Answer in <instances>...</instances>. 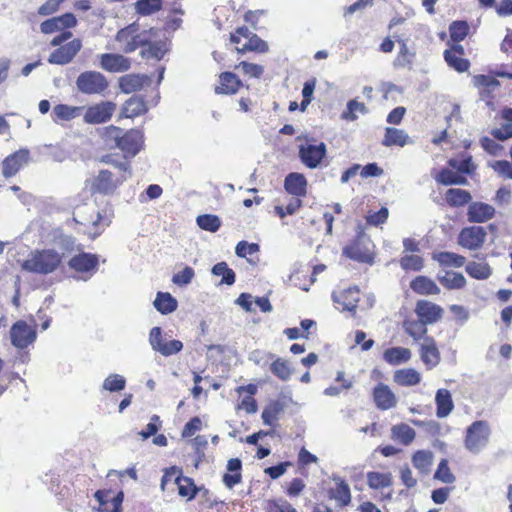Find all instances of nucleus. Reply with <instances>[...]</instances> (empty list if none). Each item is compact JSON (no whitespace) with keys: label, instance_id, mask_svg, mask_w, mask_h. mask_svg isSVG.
Here are the masks:
<instances>
[{"label":"nucleus","instance_id":"nucleus-11","mask_svg":"<svg viewBox=\"0 0 512 512\" xmlns=\"http://www.w3.org/2000/svg\"><path fill=\"white\" fill-rule=\"evenodd\" d=\"M67 264L79 278L87 279L98 270L99 257L97 254L81 251L71 257Z\"/></svg>","mask_w":512,"mask_h":512},{"label":"nucleus","instance_id":"nucleus-29","mask_svg":"<svg viewBox=\"0 0 512 512\" xmlns=\"http://www.w3.org/2000/svg\"><path fill=\"white\" fill-rule=\"evenodd\" d=\"M495 208L484 202L470 203L467 211L469 222L484 223L495 216Z\"/></svg>","mask_w":512,"mask_h":512},{"label":"nucleus","instance_id":"nucleus-28","mask_svg":"<svg viewBox=\"0 0 512 512\" xmlns=\"http://www.w3.org/2000/svg\"><path fill=\"white\" fill-rule=\"evenodd\" d=\"M148 110L149 108L144 98L139 95H134L123 103L120 117L133 119L145 115Z\"/></svg>","mask_w":512,"mask_h":512},{"label":"nucleus","instance_id":"nucleus-60","mask_svg":"<svg viewBox=\"0 0 512 512\" xmlns=\"http://www.w3.org/2000/svg\"><path fill=\"white\" fill-rule=\"evenodd\" d=\"M401 268L405 271H420L424 266V260L419 255H405L399 260Z\"/></svg>","mask_w":512,"mask_h":512},{"label":"nucleus","instance_id":"nucleus-15","mask_svg":"<svg viewBox=\"0 0 512 512\" xmlns=\"http://www.w3.org/2000/svg\"><path fill=\"white\" fill-rule=\"evenodd\" d=\"M327 147L324 142L318 144L307 141L299 146V158L310 169L317 168L326 157Z\"/></svg>","mask_w":512,"mask_h":512},{"label":"nucleus","instance_id":"nucleus-35","mask_svg":"<svg viewBox=\"0 0 512 512\" xmlns=\"http://www.w3.org/2000/svg\"><path fill=\"white\" fill-rule=\"evenodd\" d=\"M411 290L418 295H438L440 288L434 280L428 276L419 275L416 276L410 282Z\"/></svg>","mask_w":512,"mask_h":512},{"label":"nucleus","instance_id":"nucleus-13","mask_svg":"<svg viewBox=\"0 0 512 512\" xmlns=\"http://www.w3.org/2000/svg\"><path fill=\"white\" fill-rule=\"evenodd\" d=\"M487 232L482 226L464 227L458 234L457 243L464 249L476 251L483 247Z\"/></svg>","mask_w":512,"mask_h":512},{"label":"nucleus","instance_id":"nucleus-39","mask_svg":"<svg viewBox=\"0 0 512 512\" xmlns=\"http://www.w3.org/2000/svg\"><path fill=\"white\" fill-rule=\"evenodd\" d=\"M412 353L405 347H391L383 352V359L390 365L396 366L408 362Z\"/></svg>","mask_w":512,"mask_h":512},{"label":"nucleus","instance_id":"nucleus-57","mask_svg":"<svg viewBox=\"0 0 512 512\" xmlns=\"http://www.w3.org/2000/svg\"><path fill=\"white\" fill-rule=\"evenodd\" d=\"M283 411V405L279 401L269 403L262 411V420L266 425H274Z\"/></svg>","mask_w":512,"mask_h":512},{"label":"nucleus","instance_id":"nucleus-4","mask_svg":"<svg viewBox=\"0 0 512 512\" xmlns=\"http://www.w3.org/2000/svg\"><path fill=\"white\" fill-rule=\"evenodd\" d=\"M230 40L237 45L236 50L241 54L246 52L263 54L269 50L268 44L245 26L237 28L236 31L231 34Z\"/></svg>","mask_w":512,"mask_h":512},{"label":"nucleus","instance_id":"nucleus-58","mask_svg":"<svg viewBox=\"0 0 512 512\" xmlns=\"http://www.w3.org/2000/svg\"><path fill=\"white\" fill-rule=\"evenodd\" d=\"M162 9V0H138L135 10L141 16L154 14Z\"/></svg>","mask_w":512,"mask_h":512},{"label":"nucleus","instance_id":"nucleus-22","mask_svg":"<svg viewBox=\"0 0 512 512\" xmlns=\"http://www.w3.org/2000/svg\"><path fill=\"white\" fill-rule=\"evenodd\" d=\"M361 292L357 286L335 291L332 294L333 301L342 311L354 312L360 302Z\"/></svg>","mask_w":512,"mask_h":512},{"label":"nucleus","instance_id":"nucleus-50","mask_svg":"<svg viewBox=\"0 0 512 512\" xmlns=\"http://www.w3.org/2000/svg\"><path fill=\"white\" fill-rule=\"evenodd\" d=\"M330 497L335 499L341 507H345L351 502V492L349 485L344 480H339L335 487L329 491Z\"/></svg>","mask_w":512,"mask_h":512},{"label":"nucleus","instance_id":"nucleus-51","mask_svg":"<svg viewBox=\"0 0 512 512\" xmlns=\"http://www.w3.org/2000/svg\"><path fill=\"white\" fill-rule=\"evenodd\" d=\"M439 282L448 290L462 289L467 283L463 274L453 271H446L444 276L439 277Z\"/></svg>","mask_w":512,"mask_h":512},{"label":"nucleus","instance_id":"nucleus-59","mask_svg":"<svg viewBox=\"0 0 512 512\" xmlns=\"http://www.w3.org/2000/svg\"><path fill=\"white\" fill-rule=\"evenodd\" d=\"M197 225L205 231L216 232L221 226V220L217 215L203 214L196 218Z\"/></svg>","mask_w":512,"mask_h":512},{"label":"nucleus","instance_id":"nucleus-19","mask_svg":"<svg viewBox=\"0 0 512 512\" xmlns=\"http://www.w3.org/2000/svg\"><path fill=\"white\" fill-rule=\"evenodd\" d=\"M443 57L447 65L458 73L467 72L471 63L465 57V50L461 44H452L443 53Z\"/></svg>","mask_w":512,"mask_h":512},{"label":"nucleus","instance_id":"nucleus-1","mask_svg":"<svg viewBox=\"0 0 512 512\" xmlns=\"http://www.w3.org/2000/svg\"><path fill=\"white\" fill-rule=\"evenodd\" d=\"M106 133L114 139L116 147L123 152L124 159L130 160L143 148L144 134L141 129L132 128L123 132L120 127L110 125L106 127Z\"/></svg>","mask_w":512,"mask_h":512},{"label":"nucleus","instance_id":"nucleus-18","mask_svg":"<svg viewBox=\"0 0 512 512\" xmlns=\"http://www.w3.org/2000/svg\"><path fill=\"white\" fill-rule=\"evenodd\" d=\"M94 497L99 503L100 512H122L123 491L114 494L111 489H100L95 492Z\"/></svg>","mask_w":512,"mask_h":512},{"label":"nucleus","instance_id":"nucleus-12","mask_svg":"<svg viewBox=\"0 0 512 512\" xmlns=\"http://www.w3.org/2000/svg\"><path fill=\"white\" fill-rule=\"evenodd\" d=\"M37 332L35 326L24 320L16 321L10 328L11 344L18 349H25L35 342Z\"/></svg>","mask_w":512,"mask_h":512},{"label":"nucleus","instance_id":"nucleus-64","mask_svg":"<svg viewBox=\"0 0 512 512\" xmlns=\"http://www.w3.org/2000/svg\"><path fill=\"white\" fill-rule=\"evenodd\" d=\"M125 378L118 374L109 375L103 382V388L110 392H118L125 388Z\"/></svg>","mask_w":512,"mask_h":512},{"label":"nucleus","instance_id":"nucleus-46","mask_svg":"<svg viewBox=\"0 0 512 512\" xmlns=\"http://www.w3.org/2000/svg\"><path fill=\"white\" fill-rule=\"evenodd\" d=\"M177 300L168 292H158L154 300V307L161 314H169L177 309Z\"/></svg>","mask_w":512,"mask_h":512},{"label":"nucleus","instance_id":"nucleus-26","mask_svg":"<svg viewBox=\"0 0 512 512\" xmlns=\"http://www.w3.org/2000/svg\"><path fill=\"white\" fill-rule=\"evenodd\" d=\"M420 358L427 369H433L441 360L440 351L433 337H425L419 349Z\"/></svg>","mask_w":512,"mask_h":512},{"label":"nucleus","instance_id":"nucleus-37","mask_svg":"<svg viewBox=\"0 0 512 512\" xmlns=\"http://www.w3.org/2000/svg\"><path fill=\"white\" fill-rule=\"evenodd\" d=\"M421 374L414 368H403L396 370L393 381L402 387L416 386L421 382Z\"/></svg>","mask_w":512,"mask_h":512},{"label":"nucleus","instance_id":"nucleus-7","mask_svg":"<svg viewBox=\"0 0 512 512\" xmlns=\"http://www.w3.org/2000/svg\"><path fill=\"white\" fill-rule=\"evenodd\" d=\"M150 31L139 32V24L133 22L120 29L116 34V41L121 44V50L124 53L134 52L139 47L146 46L149 43L148 34Z\"/></svg>","mask_w":512,"mask_h":512},{"label":"nucleus","instance_id":"nucleus-6","mask_svg":"<svg viewBox=\"0 0 512 512\" xmlns=\"http://www.w3.org/2000/svg\"><path fill=\"white\" fill-rule=\"evenodd\" d=\"M128 178L126 174H114L108 169H101L89 182L90 193L113 195Z\"/></svg>","mask_w":512,"mask_h":512},{"label":"nucleus","instance_id":"nucleus-20","mask_svg":"<svg viewBox=\"0 0 512 512\" xmlns=\"http://www.w3.org/2000/svg\"><path fill=\"white\" fill-rule=\"evenodd\" d=\"M473 85L478 89L480 98L487 105L494 103V92L500 87V82L494 76L478 74L472 78Z\"/></svg>","mask_w":512,"mask_h":512},{"label":"nucleus","instance_id":"nucleus-47","mask_svg":"<svg viewBox=\"0 0 512 512\" xmlns=\"http://www.w3.org/2000/svg\"><path fill=\"white\" fill-rule=\"evenodd\" d=\"M466 273L474 279L477 280H485L490 277L492 274L491 267L485 261L483 262H475L470 261L465 266Z\"/></svg>","mask_w":512,"mask_h":512},{"label":"nucleus","instance_id":"nucleus-16","mask_svg":"<svg viewBox=\"0 0 512 512\" xmlns=\"http://www.w3.org/2000/svg\"><path fill=\"white\" fill-rule=\"evenodd\" d=\"M149 342L154 351L159 352L163 356H170L180 352L183 344L180 340H166L162 335L160 327H153L149 334Z\"/></svg>","mask_w":512,"mask_h":512},{"label":"nucleus","instance_id":"nucleus-17","mask_svg":"<svg viewBox=\"0 0 512 512\" xmlns=\"http://www.w3.org/2000/svg\"><path fill=\"white\" fill-rule=\"evenodd\" d=\"M81 48V40L74 38L64 45L60 44L59 47L49 55L48 62L50 64L66 65L74 59Z\"/></svg>","mask_w":512,"mask_h":512},{"label":"nucleus","instance_id":"nucleus-43","mask_svg":"<svg viewBox=\"0 0 512 512\" xmlns=\"http://www.w3.org/2000/svg\"><path fill=\"white\" fill-rule=\"evenodd\" d=\"M408 141H409V136L405 131H403L401 129L393 128V127H387L385 129V134H384V138L382 140V144L386 147H391V146L403 147L408 143Z\"/></svg>","mask_w":512,"mask_h":512},{"label":"nucleus","instance_id":"nucleus-54","mask_svg":"<svg viewBox=\"0 0 512 512\" xmlns=\"http://www.w3.org/2000/svg\"><path fill=\"white\" fill-rule=\"evenodd\" d=\"M433 462V453L429 450H418L412 456L413 466L421 472H427Z\"/></svg>","mask_w":512,"mask_h":512},{"label":"nucleus","instance_id":"nucleus-23","mask_svg":"<svg viewBox=\"0 0 512 512\" xmlns=\"http://www.w3.org/2000/svg\"><path fill=\"white\" fill-rule=\"evenodd\" d=\"M414 312L427 325L438 322L443 316V308L428 300H418Z\"/></svg>","mask_w":512,"mask_h":512},{"label":"nucleus","instance_id":"nucleus-38","mask_svg":"<svg viewBox=\"0 0 512 512\" xmlns=\"http://www.w3.org/2000/svg\"><path fill=\"white\" fill-rule=\"evenodd\" d=\"M501 117L504 122L499 128L493 129L491 135L499 141H505L512 138V108H504Z\"/></svg>","mask_w":512,"mask_h":512},{"label":"nucleus","instance_id":"nucleus-33","mask_svg":"<svg viewBox=\"0 0 512 512\" xmlns=\"http://www.w3.org/2000/svg\"><path fill=\"white\" fill-rule=\"evenodd\" d=\"M284 188L295 197H304L307 193V180L303 174L292 172L286 176Z\"/></svg>","mask_w":512,"mask_h":512},{"label":"nucleus","instance_id":"nucleus-44","mask_svg":"<svg viewBox=\"0 0 512 512\" xmlns=\"http://www.w3.org/2000/svg\"><path fill=\"white\" fill-rule=\"evenodd\" d=\"M433 259L439 263L441 267L460 268L464 266L466 258L460 254L441 251L433 255Z\"/></svg>","mask_w":512,"mask_h":512},{"label":"nucleus","instance_id":"nucleus-30","mask_svg":"<svg viewBox=\"0 0 512 512\" xmlns=\"http://www.w3.org/2000/svg\"><path fill=\"white\" fill-rule=\"evenodd\" d=\"M83 106H71L68 104H57L51 111V119L56 124L72 121L82 115Z\"/></svg>","mask_w":512,"mask_h":512},{"label":"nucleus","instance_id":"nucleus-63","mask_svg":"<svg viewBox=\"0 0 512 512\" xmlns=\"http://www.w3.org/2000/svg\"><path fill=\"white\" fill-rule=\"evenodd\" d=\"M367 109L363 102H358L357 100H350L347 103V109L343 112L342 118L354 121L357 119V113L364 114L366 113Z\"/></svg>","mask_w":512,"mask_h":512},{"label":"nucleus","instance_id":"nucleus-25","mask_svg":"<svg viewBox=\"0 0 512 512\" xmlns=\"http://www.w3.org/2000/svg\"><path fill=\"white\" fill-rule=\"evenodd\" d=\"M100 67L110 73L126 72L131 68L129 58L117 53H104L99 56Z\"/></svg>","mask_w":512,"mask_h":512},{"label":"nucleus","instance_id":"nucleus-49","mask_svg":"<svg viewBox=\"0 0 512 512\" xmlns=\"http://www.w3.org/2000/svg\"><path fill=\"white\" fill-rule=\"evenodd\" d=\"M271 373L281 381H288L293 369L290 367L289 361L280 357H276L270 364Z\"/></svg>","mask_w":512,"mask_h":512},{"label":"nucleus","instance_id":"nucleus-40","mask_svg":"<svg viewBox=\"0 0 512 512\" xmlns=\"http://www.w3.org/2000/svg\"><path fill=\"white\" fill-rule=\"evenodd\" d=\"M366 479L368 487L372 490L388 488L393 484V476L390 472L369 471Z\"/></svg>","mask_w":512,"mask_h":512},{"label":"nucleus","instance_id":"nucleus-2","mask_svg":"<svg viewBox=\"0 0 512 512\" xmlns=\"http://www.w3.org/2000/svg\"><path fill=\"white\" fill-rule=\"evenodd\" d=\"M62 263V255L54 249L37 250L22 263V269L31 273L50 274Z\"/></svg>","mask_w":512,"mask_h":512},{"label":"nucleus","instance_id":"nucleus-9","mask_svg":"<svg viewBox=\"0 0 512 512\" xmlns=\"http://www.w3.org/2000/svg\"><path fill=\"white\" fill-rule=\"evenodd\" d=\"M107 78L98 71H85L76 79L77 89L86 95L103 94L108 89Z\"/></svg>","mask_w":512,"mask_h":512},{"label":"nucleus","instance_id":"nucleus-24","mask_svg":"<svg viewBox=\"0 0 512 512\" xmlns=\"http://www.w3.org/2000/svg\"><path fill=\"white\" fill-rule=\"evenodd\" d=\"M236 393L238 394L239 401L236 404L237 410H243L248 414H253L257 411V401L254 398L256 395L258 388L255 384H247L244 386H239L236 388Z\"/></svg>","mask_w":512,"mask_h":512},{"label":"nucleus","instance_id":"nucleus-52","mask_svg":"<svg viewBox=\"0 0 512 512\" xmlns=\"http://www.w3.org/2000/svg\"><path fill=\"white\" fill-rule=\"evenodd\" d=\"M449 33L453 44H460L469 33V25L464 20L453 21L449 25Z\"/></svg>","mask_w":512,"mask_h":512},{"label":"nucleus","instance_id":"nucleus-56","mask_svg":"<svg viewBox=\"0 0 512 512\" xmlns=\"http://www.w3.org/2000/svg\"><path fill=\"white\" fill-rule=\"evenodd\" d=\"M116 156L117 155L113 153L102 155L100 162L114 166L116 169H118L117 174H126L127 177H130L132 174L130 161L125 159L124 161L119 162L116 160Z\"/></svg>","mask_w":512,"mask_h":512},{"label":"nucleus","instance_id":"nucleus-21","mask_svg":"<svg viewBox=\"0 0 512 512\" xmlns=\"http://www.w3.org/2000/svg\"><path fill=\"white\" fill-rule=\"evenodd\" d=\"M30 153L27 149H19L14 153L8 155L2 161V175L5 178L15 176L21 169H23L29 162Z\"/></svg>","mask_w":512,"mask_h":512},{"label":"nucleus","instance_id":"nucleus-32","mask_svg":"<svg viewBox=\"0 0 512 512\" xmlns=\"http://www.w3.org/2000/svg\"><path fill=\"white\" fill-rule=\"evenodd\" d=\"M242 81L232 72H222L219 75V85L215 87L216 94L233 95L242 87Z\"/></svg>","mask_w":512,"mask_h":512},{"label":"nucleus","instance_id":"nucleus-31","mask_svg":"<svg viewBox=\"0 0 512 512\" xmlns=\"http://www.w3.org/2000/svg\"><path fill=\"white\" fill-rule=\"evenodd\" d=\"M226 470L222 477L226 488L232 489L242 482V461L239 458L229 459Z\"/></svg>","mask_w":512,"mask_h":512},{"label":"nucleus","instance_id":"nucleus-5","mask_svg":"<svg viewBox=\"0 0 512 512\" xmlns=\"http://www.w3.org/2000/svg\"><path fill=\"white\" fill-rule=\"evenodd\" d=\"M491 436V428L486 420H476L467 428L464 437V446L471 453H479L487 446Z\"/></svg>","mask_w":512,"mask_h":512},{"label":"nucleus","instance_id":"nucleus-41","mask_svg":"<svg viewBox=\"0 0 512 512\" xmlns=\"http://www.w3.org/2000/svg\"><path fill=\"white\" fill-rule=\"evenodd\" d=\"M444 199L450 207H463L471 202L472 196L467 190L450 188L445 192Z\"/></svg>","mask_w":512,"mask_h":512},{"label":"nucleus","instance_id":"nucleus-10","mask_svg":"<svg viewBox=\"0 0 512 512\" xmlns=\"http://www.w3.org/2000/svg\"><path fill=\"white\" fill-rule=\"evenodd\" d=\"M371 240L362 231H360L352 241L343 249V253L350 259L362 263H371L374 255L369 245Z\"/></svg>","mask_w":512,"mask_h":512},{"label":"nucleus","instance_id":"nucleus-48","mask_svg":"<svg viewBox=\"0 0 512 512\" xmlns=\"http://www.w3.org/2000/svg\"><path fill=\"white\" fill-rule=\"evenodd\" d=\"M437 183L448 186V185H465L467 184V178L460 175L451 169L442 168L435 176Z\"/></svg>","mask_w":512,"mask_h":512},{"label":"nucleus","instance_id":"nucleus-62","mask_svg":"<svg viewBox=\"0 0 512 512\" xmlns=\"http://www.w3.org/2000/svg\"><path fill=\"white\" fill-rule=\"evenodd\" d=\"M434 478L446 484H451L455 481L456 478L451 472L446 459H442L438 464Z\"/></svg>","mask_w":512,"mask_h":512},{"label":"nucleus","instance_id":"nucleus-55","mask_svg":"<svg viewBox=\"0 0 512 512\" xmlns=\"http://www.w3.org/2000/svg\"><path fill=\"white\" fill-rule=\"evenodd\" d=\"M212 274L215 276H221L220 285L226 284L228 286L233 285L236 280L235 272L229 268L226 262H219L212 267Z\"/></svg>","mask_w":512,"mask_h":512},{"label":"nucleus","instance_id":"nucleus-14","mask_svg":"<svg viewBox=\"0 0 512 512\" xmlns=\"http://www.w3.org/2000/svg\"><path fill=\"white\" fill-rule=\"evenodd\" d=\"M116 110V104L111 101H101L85 109L83 120L90 125L106 123L111 120Z\"/></svg>","mask_w":512,"mask_h":512},{"label":"nucleus","instance_id":"nucleus-3","mask_svg":"<svg viewBox=\"0 0 512 512\" xmlns=\"http://www.w3.org/2000/svg\"><path fill=\"white\" fill-rule=\"evenodd\" d=\"M76 24L77 20L75 15L72 13H65L43 21L40 25V30L43 34L60 32V34L56 35L50 42L51 46L56 47L72 37V33L67 29L73 28Z\"/></svg>","mask_w":512,"mask_h":512},{"label":"nucleus","instance_id":"nucleus-45","mask_svg":"<svg viewBox=\"0 0 512 512\" xmlns=\"http://www.w3.org/2000/svg\"><path fill=\"white\" fill-rule=\"evenodd\" d=\"M449 167L456 169L461 174L472 175L475 173L477 166L472 160L470 154H461V158H450L447 161Z\"/></svg>","mask_w":512,"mask_h":512},{"label":"nucleus","instance_id":"nucleus-36","mask_svg":"<svg viewBox=\"0 0 512 512\" xmlns=\"http://www.w3.org/2000/svg\"><path fill=\"white\" fill-rule=\"evenodd\" d=\"M436 415L438 418L447 417L454 409V403L449 390L441 388L435 395Z\"/></svg>","mask_w":512,"mask_h":512},{"label":"nucleus","instance_id":"nucleus-8","mask_svg":"<svg viewBox=\"0 0 512 512\" xmlns=\"http://www.w3.org/2000/svg\"><path fill=\"white\" fill-rule=\"evenodd\" d=\"M174 482L177 485L178 494L187 501L194 499L199 491L195 485L194 480L190 477L182 475L181 470L171 467L165 470L161 479V489L165 490L169 482Z\"/></svg>","mask_w":512,"mask_h":512},{"label":"nucleus","instance_id":"nucleus-42","mask_svg":"<svg viewBox=\"0 0 512 512\" xmlns=\"http://www.w3.org/2000/svg\"><path fill=\"white\" fill-rule=\"evenodd\" d=\"M403 329L414 341L424 340L427 334V324L420 318L417 319L407 318L403 321Z\"/></svg>","mask_w":512,"mask_h":512},{"label":"nucleus","instance_id":"nucleus-34","mask_svg":"<svg viewBox=\"0 0 512 512\" xmlns=\"http://www.w3.org/2000/svg\"><path fill=\"white\" fill-rule=\"evenodd\" d=\"M150 79L146 75L126 74L119 79V88L125 94L140 91Z\"/></svg>","mask_w":512,"mask_h":512},{"label":"nucleus","instance_id":"nucleus-53","mask_svg":"<svg viewBox=\"0 0 512 512\" xmlns=\"http://www.w3.org/2000/svg\"><path fill=\"white\" fill-rule=\"evenodd\" d=\"M392 434L404 445H409L416 436L415 430L405 423L394 425L392 427Z\"/></svg>","mask_w":512,"mask_h":512},{"label":"nucleus","instance_id":"nucleus-61","mask_svg":"<svg viewBox=\"0 0 512 512\" xmlns=\"http://www.w3.org/2000/svg\"><path fill=\"white\" fill-rule=\"evenodd\" d=\"M266 512H298L286 499H269L266 502Z\"/></svg>","mask_w":512,"mask_h":512},{"label":"nucleus","instance_id":"nucleus-27","mask_svg":"<svg viewBox=\"0 0 512 512\" xmlns=\"http://www.w3.org/2000/svg\"><path fill=\"white\" fill-rule=\"evenodd\" d=\"M373 401L380 410H389L397 404V397L391 388L384 383H378L372 391Z\"/></svg>","mask_w":512,"mask_h":512}]
</instances>
